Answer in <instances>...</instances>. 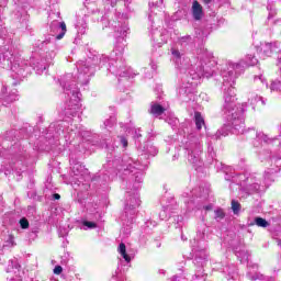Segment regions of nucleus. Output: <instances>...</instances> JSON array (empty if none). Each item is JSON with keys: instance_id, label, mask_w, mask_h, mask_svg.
<instances>
[{"instance_id": "412c9836", "label": "nucleus", "mask_w": 281, "mask_h": 281, "mask_svg": "<svg viewBox=\"0 0 281 281\" xmlns=\"http://www.w3.org/2000/svg\"><path fill=\"white\" fill-rule=\"evenodd\" d=\"M232 210L234 212V214H239L240 212V203L236 200L232 201Z\"/></svg>"}, {"instance_id": "9b49d317", "label": "nucleus", "mask_w": 281, "mask_h": 281, "mask_svg": "<svg viewBox=\"0 0 281 281\" xmlns=\"http://www.w3.org/2000/svg\"><path fill=\"white\" fill-rule=\"evenodd\" d=\"M204 65H207V63L200 61V65H198V68H196L198 69L196 76L193 78H203V76H205V74L207 72V67Z\"/></svg>"}, {"instance_id": "20e7f679", "label": "nucleus", "mask_w": 281, "mask_h": 281, "mask_svg": "<svg viewBox=\"0 0 281 281\" xmlns=\"http://www.w3.org/2000/svg\"><path fill=\"white\" fill-rule=\"evenodd\" d=\"M232 117H234L233 125L235 127V131H238L241 135L245 133V117L244 116H237L232 113Z\"/></svg>"}, {"instance_id": "2f4dec72", "label": "nucleus", "mask_w": 281, "mask_h": 281, "mask_svg": "<svg viewBox=\"0 0 281 281\" xmlns=\"http://www.w3.org/2000/svg\"><path fill=\"white\" fill-rule=\"evenodd\" d=\"M273 25H274L276 27H281V19L274 20V21H273Z\"/></svg>"}, {"instance_id": "603ef678", "label": "nucleus", "mask_w": 281, "mask_h": 281, "mask_svg": "<svg viewBox=\"0 0 281 281\" xmlns=\"http://www.w3.org/2000/svg\"><path fill=\"white\" fill-rule=\"evenodd\" d=\"M124 1H126V2H127L128 0H124Z\"/></svg>"}, {"instance_id": "09e8293b", "label": "nucleus", "mask_w": 281, "mask_h": 281, "mask_svg": "<svg viewBox=\"0 0 281 281\" xmlns=\"http://www.w3.org/2000/svg\"><path fill=\"white\" fill-rule=\"evenodd\" d=\"M222 135H224V137H225V135H227V133H225V134H222Z\"/></svg>"}, {"instance_id": "473e14b6", "label": "nucleus", "mask_w": 281, "mask_h": 281, "mask_svg": "<svg viewBox=\"0 0 281 281\" xmlns=\"http://www.w3.org/2000/svg\"><path fill=\"white\" fill-rule=\"evenodd\" d=\"M172 56H175L176 58H181V54L179 53V50H172Z\"/></svg>"}, {"instance_id": "de8ad7c7", "label": "nucleus", "mask_w": 281, "mask_h": 281, "mask_svg": "<svg viewBox=\"0 0 281 281\" xmlns=\"http://www.w3.org/2000/svg\"><path fill=\"white\" fill-rule=\"evenodd\" d=\"M237 258H240V255H238V252H237Z\"/></svg>"}, {"instance_id": "f257e3e1", "label": "nucleus", "mask_w": 281, "mask_h": 281, "mask_svg": "<svg viewBox=\"0 0 281 281\" xmlns=\"http://www.w3.org/2000/svg\"><path fill=\"white\" fill-rule=\"evenodd\" d=\"M77 69L79 71L78 79L80 82L87 83L89 82V78L95 74V68H93V63L91 58L86 61H78Z\"/></svg>"}, {"instance_id": "a18cd8bd", "label": "nucleus", "mask_w": 281, "mask_h": 281, "mask_svg": "<svg viewBox=\"0 0 281 281\" xmlns=\"http://www.w3.org/2000/svg\"><path fill=\"white\" fill-rule=\"evenodd\" d=\"M151 69H156V66H155V65H153V66H151Z\"/></svg>"}, {"instance_id": "72a5a7b5", "label": "nucleus", "mask_w": 281, "mask_h": 281, "mask_svg": "<svg viewBox=\"0 0 281 281\" xmlns=\"http://www.w3.org/2000/svg\"><path fill=\"white\" fill-rule=\"evenodd\" d=\"M175 65H176V67H178V68L183 67V63H182V61H175Z\"/></svg>"}, {"instance_id": "aec40b11", "label": "nucleus", "mask_w": 281, "mask_h": 281, "mask_svg": "<svg viewBox=\"0 0 281 281\" xmlns=\"http://www.w3.org/2000/svg\"><path fill=\"white\" fill-rule=\"evenodd\" d=\"M81 224L83 225V229H95L98 227V224L94 222L82 221Z\"/></svg>"}, {"instance_id": "49530a36", "label": "nucleus", "mask_w": 281, "mask_h": 281, "mask_svg": "<svg viewBox=\"0 0 281 281\" xmlns=\"http://www.w3.org/2000/svg\"><path fill=\"white\" fill-rule=\"evenodd\" d=\"M172 281H177V277H173Z\"/></svg>"}, {"instance_id": "7ed1b4c3", "label": "nucleus", "mask_w": 281, "mask_h": 281, "mask_svg": "<svg viewBox=\"0 0 281 281\" xmlns=\"http://www.w3.org/2000/svg\"><path fill=\"white\" fill-rule=\"evenodd\" d=\"M234 102H236V97L234 95V89L228 88L227 92L224 94V113L229 115L234 111Z\"/></svg>"}, {"instance_id": "6ab92c4d", "label": "nucleus", "mask_w": 281, "mask_h": 281, "mask_svg": "<svg viewBox=\"0 0 281 281\" xmlns=\"http://www.w3.org/2000/svg\"><path fill=\"white\" fill-rule=\"evenodd\" d=\"M139 203H140L139 195L137 194H134V196L130 199L131 207H139Z\"/></svg>"}, {"instance_id": "0eeeda50", "label": "nucleus", "mask_w": 281, "mask_h": 281, "mask_svg": "<svg viewBox=\"0 0 281 281\" xmlns=\"http://www.w3.org/2000/svg\"><path fill=\"white\" fill-rule=\"evenodd\" d=\"M250 104L252 106V110L256 111V106H258V104H261V106H265V104H267V102H265L262 97L251 95L250 97Z\"/></svg>"}, {"instance_id": "39448f33", "label": "nucleus", "mask_w": 281, "mask_h": 281, "mask_svg": "<svg viewBox=\"0 0 281 281\" xmlns=\"http://www.w3.org/2000/svg\"><path fill=\"white\" fill-rule=\"evenodd\" d=\"M192 14L195 21H201L203 19V7L199 3V1H193Z\"/></svg>"}, {"instance_id": "393cba45", "label": "nucleus", "mask_w": 281, "mask_h": 281, "mask_svg": "<svg viewBox=\"0 0 281 281\" xmlns=\"http://www.w3.org/2000/svg\"><path fill=\"white\" fill-rule=\"evenodd\" d=\"M265 181H266V186H269V183H271V181H273V176L270 172H266Z\"/></svg>"}, {"instance_id": "b1692460", "label": "nucleus", "mask_w": 281, "mask_h": 281, "mask_svg": "<svg viewBox=\"0 0 281 281\" xmlns=\"http://www.w3.org/2000/svg\"><path fill=\"white\" fill-rule=\"evenodd\" d=\"M159 218H160V221L168 220V209H164V210L160 211Z\"/></svg>"}, {"instance_id": "bb28decb", "label": "nucleus", "mask_w": 281, "mask_h": 281, "mask_svg": "<svg viewBox=\"0 0 281 281\" xmlns=\"http://www.w3.org/2000/svg\"><path fill=\"white\" fill-rule=\"evenodd\" d=\"M20 225H21L22 229H27V227H30V222H27V220H25V218H22L20 221Z\"/></svg>"}, {"instance_id": "4be33fe9", "label": "nucleus", "mask_w": 281, "mask_h": 281, "mask_svg": "<svg viewBox=\"0 0 281 281\" xmlns=\"http://www.w3.org/2000/svg\"><path fill=\"white\" fill-rule=\"evenodd\" d=\"M128 32V26H123L120 31H117L116 36H121V41L124 42V36Z\"/></svg>"}, {"instance_id": "7c9ffc66", "label": "nucleus", "mask_w": 281, "mask_h": 281, "mask_svg": "<svg viewBox=\"0 0 281 281\" xmlns=\"http://www.w3.org/2000/svg\"><path fill=\"white\" fill-rule=\"evenodd\" d=\"M121 144L124 148H126V146H128V140H126V138L122 137L121 138Z\"/></svg>"}, {"instance_id": "ddd939ff", "label": "nucleus", "mask_w": 281, "mask_h": 281, "mask_svg": "<svg viewBox=\"0 0 281 281\" xmlns=\"http://www.w3.org/2000/svg\"><path fill=\"white\" fill-rule=\"evenodd\" d=\"M248 273H249V279L251 281H256V280L266 281L267 280V278H265V276L261 274L260 272H256L254 270L252 271L250 270Z\"/></svg>"}, {"instance_id": "8fccbe9b", "label": "nucleus", "mask_w": 281, "mask_h": 281, "mask_svg": "<svg viewBox=\"0 0 281 281\" xmlns=\"http://www.w3.org/2000/svg\"><path fill=\"white\" fill-rule=\"evenodd\" d=\"M138 170L142 172V168H138Z\"/></svg>"}, {"instance_id": "4c0bfd02", "label": "nucleus", "mask_w": 281, "mask_h": 281, "mask_svg": "<svg viewBox=\"0 0 281 281\" xmlns=\"http://www.w3.org/2000/svg\"><path fill=\"white\" fill-rule=\"evenodd\" d=\"M10 101H11V102L16 101V94H12V97H11Z\"/></svg>"}, {"instance_id": "2eb2a0df", "label": "nucleus", "mask_w": 281, "mask_h": 281, "mask_svg": "<svg viewBox=\"0 0 281 281\" xmlns=\"http://www.w3.org/2000/svg\"><path fill=\"white\" fill-rule=\"evenodd\" d=\"M3 58L4 60H8L9 63H12L14 60V53H12V48H5L3 50Z\"/></svg>"}, {"instance_id": "37998d69", "label": "nucleus", "mask_w": 281, "mask_h": 281, "mask_svg": "<svg viewBox=\"0 0 281 281\" xmlns=\"http://www.w3.org/2000/svg\"><path fill=\"white\" fill-rule=\"evenodd\" d=\"M210 1H212V0H204V3H210Z\"/></svg>"}, {"instance_id": "f03ea898", "label": "nucleus", "mask_w": 281, "mask_h": 281, "mask_svg": "<svg viewBox=\"0 0 281 281\" xmlns=\"http://www.w3.org/2000/svg\"><path fill=\"white\" fill-rule=\"evenodd\" d=\"M256 49L261 58H269L271 55L278 52V44L277 43H260V45L256 44Z\"/></svg>"}, {"instance_id": "a878e982", "label": "nucleus", "mask_w": 281, "mask_h": 281, "mask_svg": "<svg viewBox=\"0 0 281 281\" xmlns=\"http://www.w3.org/2000/svg\"><path fill=\"white\" fill-rule=\"evenodd\" d=\"M255 65H258V58L248 57V66L254 67Z\"/></svg>"}, {"instance_id": "1a4fd4ad", "label": "nucleus", "mask_w": 281, "mask_h": 281, "mask_svg": "<svg viewBox=\"0 0 281 281\" xmlns=\"http://www.w3.org/2000/svg\"><path fill=\"white\" fill-rule=\"evenodd\" d=\"M164 111H166V109H164V106H161L160 104L151 103V106H150L151 115H156V117H158V115H161Z\"/></svg>"}, {"instance_id": "c85d7f7f", "label": "nucleus", "mask_w": 281, "mask_h": 281, "mask_svg": "<svg viewBox=\"0 0 281 281\" xmlns=\"http://www.w3.org/2000/svg\"><path fill=\"white\" fill-rule=\"evenodd\" d=\"M254 80L255 82H261L262 85H265V78H262V75L255 76Z\"/></svg>"}, {"instance_id": "58836bf2", "label": "nucleus", "mask_w": 281, "mask_h": 281, "mask_svg": "<svg viewBox=\"0 0 281 281\" xmlns=\"http://www.w3.org/2000/svg\"><path fill=\"white\" fill-rule=\"evenodd\" d=\"M9 281H21V278H19V277H16L15 279L11 278V279H9Z\"/></svg>"}, {"instance_id": "e433bc0d", "label": "nucleus", "mask_w": 281, "mask_h": 281, "mask_svg": "<svg viewBox=\"0 0 281 281\" xmlns=\"http://www.w3.org/2000/svg\"><path fill=\"white\" fill-rule=\"evenodd\" d=\"M116 75H117V76H126V71H122V70H121V71L116 72Z\"/></svg>"}, {"instance_id": "c03bdc74", "label": "nucleus", "mask_w": 281, "mask_h": 281, "mask_svg": "<svg viewBox=\"0 0 281 281\" xmlns=\"http://www.w3.org/2000/svg\"><path fill=\"white\" fill-rule=\"evenodd\" d=\"M252 269H258V266H254Z\"/></svg>"}, {"instance_id": "a211bd4d", "label": "nucleus", "mask_w": 281, "mask_h": 281, "mask_svg": "<svg viewBox=\"0 0 281 281\" xmlns=\"http://www.w3.org/2000/svg\"><path fill=\"white\" fill-rule=\"evenodd\" d=\"M223 78L224 82H227L229 85L231 82H234L235 76L233 71H228L223 74Z\"/></svg>"}, {"instance_id": "5701e85b", "label": "nucleus", "mask_w": 281, "mask_h": 281, "mask_svg": "<svg viewBox=\"0 0 281 281\" xmlns=\"http://www.w3.org/2000/svg\"><path fill=\"white\" fill-rule=\"evenodd\" d=\"M4 247H14V236L8 235Z\"/></svg>"}, {"instance_id": "f3484780", "label": "nucleus", "mask_w": 281, "mask_h": 281, "mask_svg": "<svg viewBox=\"0 0 281 281\" xmlns=\"http://www.w3.org/2000/svg\"><path fill=\"white\" fill-rule=\"evenodd\" d=\"M267 10L269 12L268 21H271V19H273L274 15L278 14V11L276 10V7H273V3H268Z\"/></svg>"}, {"instance_id": "dca6fc26", "label": "nucleus", "mask_w": 281, "mask_h": 281, "mask_svg": "<svg viewBox=\"0 0 281 281\" xmlns=\"http://www.w3.org/2000/svg\"><path fill=\"white\" fill-rule=\"evenodd\" d=\"M260 190H262V189L258 182H254L248 186V194H254L256 192H260Z\"/></svg>"}, {"instance_id": "a19ab883", "label": "nucleus", "mask_w": 281, "mask_h": 281, "mask_svg": "<svg viewBox=\"0 0 281 281\" xmlns=\"http://www.w3.org/2000/svg\"><path fill=\"white\" fill-rule=\"evenodd\" d=\"M119 52H124V45L120 47Z\"/></svg>"}, {"instance_id": "3c124183", "label": "nucleus", "mask_w": 281, "mask_h": 281, "mask_svg": "<svg viewBox=\"0 0 281 281\" xmlns=\"http://www.w3.org/2000/svg\"><path fill=\"white\" fill-rule=\"evenodd\" d=\"M266 87H269V85H268V83H266Z\"/></svg>"}, {"instance_id": "c756f323", "label": "nucleus", "mask_w": 281, "mask_h": 281, "mask_svg": "<svg viewBox=\"0 0 281 281\" xmlns=\"http://www.w3.org/2000/svg\"><path fill=\"white\" fill-rule=\"evenodd\" d=\"M215 216H216V218H223V216H225V214L223 213V210H217V211H215Z\"/></svg>"}, {"instance_id": "ea45409f", "label": "nucleus", "mask_w": 281, "mask_h": 281, "mask_svg": "<svg viewBox=\"0 0 281 281\" xmlns=\"http://www.w3.org/2000/svg\"><path fill=\"white\" fill-rule=\"evenodd\" d=\"M54 199H57V200L60 199V194L55 193V194H54Z\"/></svg>"}, {"instance_id": "c9c22d12", "label": "nucleus", "mask_w": 281, "mask_h": 281, "mask_svg": "<svg viewBox=\"0 0 281 281\" xmlns=\"http://www.w3.org/2000/svg\"><path fill=\"white\" fill-rule=\"evenodd\" d=\"M277 67H278L279 70L281 71V58L277 61Z\"/></svg>"}, {"instance_id": "423d86ee", "label": "nucleus", "mask_w": 281, "mask_h": 281, "mask_svg": "<svg viewBox=\"0 0 281 281\" xmlns=\"http://www.w3.org/2000/svg\"><path fill=\"white\" fill-rule=\"evenodd\" d=\"M81 105H80V101H76L74 104H71V102L68 104V109H66V115H72V117L75 115H78V113L80 112Z\"/></svg>"}, {"instance_id": "cd10ccee", "label": "nucleus", "mask_w": 281, "mask_h": 281, "mask_svg": "<svg viewBox=\"0 0 281 281\" xmlns=\"http://www.w3.org/2000/svg\"><path fill=\"white\" fill-rule=\"evenodd\" d=\"M53 271L55 276H60L63 273V267L56 266Z\"/></svg>"}, {"instance_id": "6e6552de", "label": "nucleus", "mask_w": 281, "mask_h": 281, "mask_svg": "<svg viewBox=\"0 0 281 281\" xmlns=\"http://www.w3.org/2000/svg\"><path fill=\"white\" fill-rule=\"evenodd\" d=\"M54 25L58 26V30H60L61 32L56 36L57 41H60L61 38H64L65 34H67V24H65V22H54Z\"/></svg>"}, {"instance_id": "9d476101", "label": "nucleus", "mask_w": 281, "mask_h": 281, "mask_svg": "<svg viewBox=\"0 0 281 281\" xmlns=\"http://www.w3.org/2000/svg\"><path fill=\"white\" fill-rule=\"evenodd\" d=\"M117 251L122 256V258L125 260V262H131V256L126 254V245L124 243H121L119 245Z\"/></svg>"}, {"instance_id": "79ce46f5", "label": "nucleus", "mask_w": 281, "mask_h": 281, "mask_svg": "<svg viewBox=\"0 0 281 281\" xmlns=\"http://www.w3.org/2000/svg\"><path fill=\"white\" fill-rule=\"evenodd\" d=\"M0 254H3V248L0 246Z\"/></svg>"}, {"instance_id": "f8f14e48", "label": "nucleus", "mask_w": 281, "mask_h": 281, "mask_svg": "<svg viewBox=\"0 0 281 281\" xmlns=\"http://www.w3.org/2000/svg\"><path fill=\"white\" fill-rule=\"evenodd\" d=\"M194 119H195L196 130L201 131L203 128V126H205V120L199 112H195Z\"/></svg>"}, {"instance_id": "f704fd0d", "label": "nucleus", "mask_w": 281, "mask_h": 281, "mask_svg": "<svg viewBox=\"0 0 281 281\" xmlns=\"http://www.w3.org/2000/svg\"><path fill=\"white\" fill-rule=\"evenodd\" d=\"M255 135H256V137L258 138V139H260V138H266L267 136H265V134H258V133H255Z\"/></svg>"}, {"instance_id": "4468645a", "label": "nucleus", "mask_w": 281, "mask_h": 281, "mask_svg": "<svg viewBox=\"0 0 281 281\" xmlns=\"http://www.w3.org/2000/svg\"><path fill=\"white\" fill-rule=\"evenodd\" d=\"M249 225H257V227H269V222L262 217H256L254 223H250Z\"/></svg>"}]
</instances>
